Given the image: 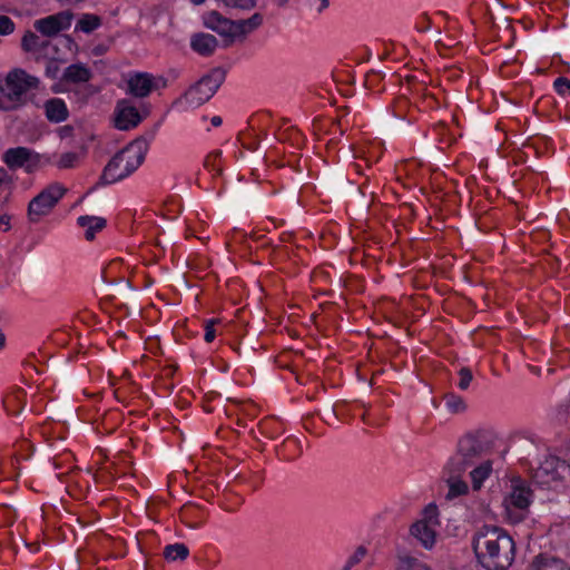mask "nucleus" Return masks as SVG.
<instances>
[{"instance_id":"nucleus-35","label":"nucleus","mask_w":570,"mask_h":570,"mask_svg":"<svg viewBox=\"0 0 570 570\" xmlns=\"http://www.w3.org/2000/svg\"><path fill=\"white\" fill-rule=\"evenodd\" d=\"M219 321L218 320H210L206 323V326H205V336H204V340L207 342V343H210L214 341L215 338V335H216V332H215V328H214V325L216 323H218Z\"/></svg>"},{"instance_id":"nucleus-21","label":"nucleus","mask_w":570,"mask_h":570,"mask_svg":"<svg viewBox=\"0 0 570 570\" xmlns=\"http://www.w3.org/2000/svg\"><path fill=\"white\" fill-rule=\"evenodd\" d=\"M189 556V549L184 543L168 544L164 549L167 561L185 560Z\"/></svg>"},{"instance_id":"nucleus-39","label":"nucleus","mask_w":570,"mask_h":570,"mask_svg":"<svg viewBox=\"0 0 570 570\" xmlns=\"http://www.w3.org/2000/svg\"><path fill=\"white\" fill-rule=\"evenodd\" d=\"M10 180V177L7 173V170L2 167H0V186L4 183H8Z\"/></svg>"},{"instance_id":"nucleus-5","label":"nucleus","mask_w":570,"mask_h":570,"mask_svg":"<svg viewBox=\"0 0 570 570\" xmlns=\"http://www.w3.org/2000/svg\"><path fill=\"white\" fill-rule=\"evenodd\" d=\"M226 78L225 69L217 67L203 76L195 85L189 87L184 98L191 107H199L207 102L223 85Z\"/></svg>"},{"instance_id":"nucleus-16","label":"nucleus","mask_w":570,"mask_h":570,"mask_svg":"<svg viewBox=\"0 0 570 570\" xmlns=\"http://www.w3.org/2000/svg\"><path fill=\"white\" fill-rule=\"evenodd\" d=\"M46 117L51 122H62L69 116L68 108L65 101L60 98H51L45 102Z\"/></svg>"},{"instance_id":"nucleus-18","label":"nucleus","mask_w":570,"mask_h":570,"mask_svg":"<svg viewBox=\"0 0 570 570\" xmlns=\"http://www.w3.org/2000/svg\"><path fill=\"white\" fill-rule=\"evenodd\" d=\"M77 223L81 227H87L85 237L87 240H92L97 232L102 230L106 227V219L96 216H80Z\"/></svg>"},{"instance_id":"nucleus-42","label":"nucleus","mask_w":570,"mask_h":570,"mask_svg":"<svg viewBox=\"0 0 570 570\" xmlns=\"http://www.w3.org/2000/svg\"><path fill=\"white\" fill-rule=\"evenodd\" d=\"M6 344V336L3 334V332L0 330V350Z\"/></svg>"},{"instance_id":"nucleus-14","label":"nucleus","mask_w":570,"mask_h":570,"mask_svg":"<svg viewBox=\"0 0 570 570\" xmlns=\"http://www.w3.org/2000/svg\"><path fill=\"white\" fill-rule=\"evenodd\" d=\"M218 46V40L210 33L197 32L191 36L190 47L200 56H212Z\"/></svg>"},{"instance_id":"nucleus-27","label":"nucleus","mask_w":570,"mask_h":570,"mask_svg":"<svg viewBox=\"0 0 570 570\" xmlns=\"http://www.w3.org/2000/svg\"><path fill=\"white\" fill-rule=\"evenodd\" d=\"M445 404L452 413H462L466 409L464 400L453 393L445 395Z\"/></svg>"},{"instance_id":"nucleus-32","label":"nucleus","mask_w":570,"mask_h":570,"mask_svg":"<svg viewBox=\"0 0 570 570\" xmlns=\"http://www.w3.org/2000/svg\"><path fill=\"white\" fill-rule=\"evenodd\" d=\"M78 159V155L76 153H65L60 156L58 161L59 168H71L76 160Z\"/></svg>"},{"instance_id":"nucleus-7","label":"nucleus","mask_w":570,"mask_h":570,"mask_svg":"<svg viewBox=\"0 0 570 570\" xmlns=\"http://www.w3.org/2000/svg\"><path fill=\"white\" fill-rule=\"evenodd\" d=\"M2 160L11 170L24 168L27 173H32L40 163V156L27 147H14L3 153Z\"/></svg>"},{"instance_id":"nucleus-28","label":"nucleus","mask_w":570,"mask_h":570,"mask_svg":"<svg viewBox=\"0 0 570 570\" xmlns=\"http://www.w3.org/2000/svg\"><path fill=\"white\" fill-rule=\"evenodd\" d=\"M367 553V550L364 546H360L356 548L353 556L350 557L343 570H351L354 566H356Z\"/></svg>"},{"instance_id":"nucleus-25","label":"nucleus","mask_w":570,"mask_h":570,"mask_svg":"<svg viewBox=\"0 0 570 570\" xmlns=\"http://www.w3.org/2000/svg\"><path fill=\"white\" fill-rule=\"evenodd\" d=\"M542 570H570L566 562L557 557H552L546 553H540Z\"/></svg>"},{"instance_id":"nucleus-37","label":"nucleus","mask_w":570,"mask_h":570,"mask_svg":"<svg viewBox=\"0 0 570 570\" xmlns=\"http://www.w3.org/2000/svg\"><path fill=\"white\" fill-rule=\"evenodd\" d=\"M542 558H539V554L532 560V562L528 566L527 570H542L541 567Z\"/></svg>"},{"instance_id":"nucleus-36","label":"nucleus","mask_w":570,"mask_h":570,"mask_svg":"<svg viewBox=\"0 0 570 570\" xmlns=\"http://www.w3.org/2000/svg\"><path fill=\"white\" fill-rule=\"evenodd\" d=\"M11 216L8 214L0 215V232H8L11 228Z\"/></svg>"},{"instance_id":"nucleus-3","label":"nucleus","mask_w":570,"mask_h":570,"mask_svg":"<svg viewBox=\"0 0 570 570\" xmlns=\"http://www.w3.org/2000/svg\"><path fill=\"white\" fill-rule=\"evenodd\" d=\"M488 452L482 431H472L462 435L456 444L455 453L446 464V471L452 476H461L466 470L478 464Z\"/></svg>"},{"instance_id":"nucleus-20","label":"nucleus","mask_w":570,"mask_h":570,"mask_svg":"<svg viewBox=\"0 0 570 570\" xmlns=\"http://www.w3.org/2000/svg\"><path fill=\"white\" fill-rule=\"evenodd\" d=\"M491 472V463L490 461L479 462L472 470L470 471V475L472 479V485L474 490L481 488L483 481L489 476Z\"/></svg>"},{"instance_id":"nucleus-11","label":"nucleus","mask_w":570,"mask_h":570,"mask_svg":"<svg viewBox=\"0 0 570 570\" xmlns=\"http://www.w3.org/2000/svg\"><path fill=\"white\" fill-rule=\"evenodd\" d=\"M142 120L138 109L126 99L117 102L114 111L115 127L119 130H130L137 127Z\"/></svg>"},{"instance_id":"nucleus-29","label":"nucleus","mask_w":570,"mask_h":570,"mask_svg":"<svg viewBox=\"0 0 570 570\" xmlns=\"http://www.w3.org/2000/svg\"><path fill=\"white\" fill-rule=\"evenodd\" d=\"M424 518L421 521H426L428 524H439L438 521V507L434 503H430L424 508Z\"/></svg>"},{"instance_id":"nucleus-6","label":"nucleus","mask_w":570,"mask_h":570,"mask_svg":"<svg viewBox=\"0 0 570 570\" xmlns=\"http://www.w3.org/2000/svg\"><path fill=\"white\" fill-rule=\"evenodd\" d=\"M66 193L67 189L58 183L47 186L29 202L28 219L38 223L41 217L49 215Z\"/></svg>"},{"instance_id":"nucleus-1","label":"nucleus","mask_w":570,"mask_h":570,"mask_svg":"<svg viewBox=\"0 0 570 570\" xmlns=\"http://www.w3.org/2000/svg\"><path fill=\"white\" fill-rule=\"evenodd\" d=\"M472 549L485 570H509L517 552L513 538L503 528L488 524L474 532Z\"/></svg>"},{"instance_id":"nucleus-38","label":"nucleus","mask_w":570,"mask_h":570,"mask_svg":"<svg viewBox=\"0 0 570 570\" xmlns=\"http://www.w3.org/2000/svg\"><path fill=\"white\" fill-rule=\"evenodd\" d=\"M75 94L77 96H80L79 99H81L82 101H86L88 96L91 95V91H89L87 88H85V89L76 90Z\"/></svg>"},{"instance_id":"nucleus-23","label":"nucleus","mask_w":570,"mask_h":570,"mask_svg":"<svg viewBox=\"0 0 570 570\" xmlns=\"http://www.w3.org/2000/svg\"><path fill=\"white\" fill-rule=\"evenodd\" d=\"M397 570H432L428 564L410 556L397 557Z\"/></svg>"},{"instance_id":"nucleus-9","label":"nucleus","mask_w":570,"mask_h":570,"mask_svg":"<svg viewBox=\"0 0 570 570\" xmlns=\"http://www.w3.org/2000/svg\"><path fill=\"white\" fill-rule=\"evenodd\" d=\"M203 23L206 28L224 37V47H228L235 41V20H230L213 10L203 16Z\"/></svg>"},{"instance_id":"nucleus-43","label":"nucleus","mask_w":570,"mask_h":570,"mask_svg":"<svg viewBox=\"0 0 570 570\" xmlns=\"http://www.w3.org/2000/svg\"><path fill=\"white\" fill-rule=\"evenodd\" d=\"M48 45H49V41H40V48H39V50H43V49H46V48L48 47Z\"/></svg>"},{"instance_id":"nucleus-26","label":"nucleus","mask_w":570,"mask_h":570,"mask_svg":"<svg viewBox=\"0 0 570 570\" xmlns=\"http://www.w3.org/2000/svg\"><path fill=\"white\" fill-rule=\"evenodd\" d=\"M21 48L24 52H35L40 48V38L35 32L28 30L21 39Z\"/></svg>"},{"instance_id":"nucleus-12","label":"nucleus","mask_w":570,"mask_h":570,"mask_svg":"<svg viewBox=\"0 0 570 570\" xmlns=\"http://www.w3.org/2000/svg\"><path fill=\"white\" fill-rule=\"evenodd\" d=\"M511 488L512 491L507 499V507L512 505L517 509L525 510L531 503L532 490L521 478L512 479Z\"/></svg>"},{"instance_id":"nucleus-31","label":"nucleus","mask_w":570,"mask_h":570,"mask_svg":"<svg viewBox=\"0 0 570 570\" xmlns=\"http://www.w3.org/2000/svg\"><path fill=\"white\" fill-rule=\"evenodd\" d=\"M60 71V61L57 59H49L46 66V76L50 79H57Z\"/></svg>"},{"instance_id":"nucleus-15","label":"nucleus","mask_w":570,"mask_h":570,"mask_svg":"<svg viewBox=\"0 0 570 570\" xmlns=\"http://www.w3.org/2000/svg\"><path fill=\"white\" fill-rule=\"evenodd\" d=\"M410 533L425 549H431L435 543V530L426 521H416L410 528Z\"/></svg>"},{"instance_id":"nucleus-34","label":"nucleus","mask_w":570,"mask_h":570,"mask_svg":"<svg viewBox=\"0 0 570 570\" xmlns=\"http://www.w3.org/2000/svg\"><path fill=\"white\" fill-rule=\"evenodd\" d=\"M553 87L557 90L559 95H564V92L568 90L570 94V79L564 77H559L554 80Z\"/></svg>"},{"instance_id":"nucleus-41","label":"nucleus","mask_w":570,"mask_h":570,"mask_svg":"<svg viewBox=\"0 0 570 570\" xmlns=\"http://www.w3.org/2000/svg\"><path fill=\"white\" fill-rule=\"evenodd\" d=\"M321 1V8L318 9V11L321 12L322 10L326 9L330 4L328 0H320Z\"/></svg>"},{"instance_id":"nucleus-40","label":"nucleus","mask_w":570,"mask_h":570,"mask_svg":"<svg viewBox=\"0 0 570 570\" xmlns=\"http://www.w3.org/2000/svg\"><path fill=\"white\" fill-rule=\"evenodd\" d=\"M210 122L213 126L218 127L222 125L223 120H222V117L214 116V117H212Z\"/></svg>"},{"instance_id":"nucleus-30","label":"nucleus","mask_w":570,"mask_h":570,"mask_svg":"<svg viewBox=\"0 0 570 570\" xmlns=\"http://www.w3.org/2000/svg\"><path fill=\"white\" fill-rule=\"evenodd\" d=\"M14 31V22L8 16L0 14V35L7 36Z\"/></svg>"},{"instance_id":"nucleus-17","label":"nucleus","mask_w":570,"mask_h":570,"mask_svg":"<svg viewBox=\"0 0 570 570\" xmlns=\"http://www.w3.org/2000/svg\"><path fill=\"white\" fill-rule=\"evenodd\" d=\"M91 77L92 73L89 68L82 63H73L65 69L61 80L79 83L89 81Z\"/></svg>"},{"instance_id":"nucleus-10","label":"nucleus","mask_w":570,"mask_h":570,"mask_svg":"<svg viewBox=\"0 0 570 570\" xmlns=\"http://www.w3.org/2000/svg\"><path fill=\"white\" fill-rule=\"evenodd\" d=\"M73 14L70 11H61L56 14L38 19L33 22L36 31L45 37L51 38L57 36L60 31L70 27Z\"/></svg>"},{"instance_id":"nucleus-22","label":"nucleus","mask_w":570,"mask_h":570,"mask_svg":"<svg viewBox=\"0 0 570 570\" xmlns=\"http://www.w3.org/2000/svg\"><path fill=\"white\" fill-rule=\"evenodd\" d=\"M101 18L97 14L85 13L78 20L76 30H80L85 33H90L101 26Z\"/></svg>"},{"instance_id":"nucleus-44","label":"nucleus","mask_w":570,"mask_h":570,"mask_svg":"<svg viewBox=\"0 0 570 570\" xmlns=\"http://www.w3.org/2000/svg\"><path fill=\"white\" fill-rule=\"evenodd\" d=\"M287 1H288V0H276L277 4H278L279 7L285 6V4L287 3Z\"/></svg>"},{"instance_id":"nucleus-8","label":"nucleus","mask_w":570,"mask_h":570,"mask_svg":"<svg viewBox=\"0 0 570 570\" xmlns=\"http://www.w3.org/2000/svg\"><path fill=\"white\" fill-rule=\"evenodd\" d=\"M570 471V465L557 456H548L537 468L533 479L538 483L549 484L551 481H559Z\"/></svg>"},{"instance_id":"nucleus-24","label":"nucleus","mask_w":570,"mask_h":570,"mask_svg":"<svg viewBox=\"0 0 570 570\" xmlns=\"http://www.w3.org/2000/svg\"><path fill=\"white\" fill-rule=\"evenodd\" d=\"M468 484L465 481L461 480V476L454 478L449 474V492L446 494L448 500L463 495L468 492Z\"/></svg>"},{"instance_id":"nucleus-45","label":"nucleus","mask_w":570,"mask_h":570,"mask_svg":"<svg viewBox=\"0 0 570 570\" xmlns=\"http://www.w3.org/2000/svg\"><path fill=\"white\" fill-rule=\"evenodd\" d=\"M194 4H202L205 0H190Z\"/></svg>"},{"instance_id":"nucleus-2","label":"nucleus","mask_w":570,"mask_h":570,"mask_svg":"<svg viewBox=\"0 0 570 570\" xmlns=\"http://www.w3.org/2000/svg\"><path fill=\"white\" fill-rule=\"evenodd\" d=\"M148 151V141L139 137L117 151L105 166L97 186L122 180L135 173L144 163Z\"/></svg>"},{"instance_id":"nucleus-33","label":"nucleus","mask_w":570,"mask_h":570,"mask_svg":"<svg viewBox=\"0 0 570 570\" xmlns=\"http://www.w3.org/2000/svg\"><path fill=\"white\" fill-rule=\"evenodd\" d=\"M459 375H460L459 387L461 390H466L470 386V383L473 379L471 370L469 367H462L459 371Z\"/></svg>"},{"instance_id":"nucleus-13","label":"nucleus","mask_w":570,"mask_h":570,"mask_svg":"<svg viewBox=\"0 0 570 570\" xmlns=\"http://www.w3.org/2000/svg\"><path fill=\"white\" fill-rule=\"evenodd\" d=\"M128 92L137 98H145L155 88L154 77L147 72H136L127 81Z\"/></svg>"},{"instance_id":"nucleus-46","label":"nucleus","mask_w":570,"mask_h":570,"mask_svg":"<svg viewBox=\"0 0 570 570\" xmlns=\"http://www.w3.org/2000/svg\"><path fill=\"white\" fill-rule=\"evenodd\" d=\"M209 159H210V156H208V157L205 159V166H208V165H209Z\"/></svg>"},{"instance_id":"nucleus-4","label":"nucleus","mask_w":570,"mask_h":570,"mask_svg":"<svg viewBox=\"0 0 570 570\" xmlns=\"http://www.w3.org/2000/svg\"><path fill=\"white\" fill-rule=\"evenodd\" d=\"M39 79L27 73L23 69H13L10 71L0 87L1 95L8 99V102L0 100V109L10 111L24 104L23 96L31 89L39 87Z\"/></svg>"},{"instance_id":"nucleus-19","label":"nucleus","mask_w":570,"mask_h":570,"mask_svg":"<svg viewBox=\"0 0 570 570\" xmlns=\"http://www.w3.org/2000/svg\"><path fill=\"white\" fill-rule=\"evenodd\" d=\"M263 23V16L258 12L254 13L248 19L235 20L236 37L245 36L248 32L257 29Z\"/></svg>"}]
</instances>
